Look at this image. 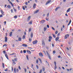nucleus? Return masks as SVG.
I'll return each mask as SVG.
<instances>
[{"label":"nucleus","instance_id":"1","mask_svg":"<svg viewBox=\"0 0 73 73\" xmlns=\"http://www.w3.org/2000/svg\"><path fill=\"white\" fill-rule=\"evenodd\" d=\"M12 61H13V64H14L15 65V64H16V62H15H15H16V61H17V58H14V60L12 59Z\"/></svg>","mask_w":73,"mask_h":73},{"label":"nucleus","instance_id":"2","mask_svg":"<svg viewBox=\"0 0 73 73\" xmlns=\"http://www.w3.org/2000/svg\"><path fill=\"white\" fill-rule=\"evenodd\" d=\"M69 34H67L66 35L64 36V38L65 39H66L68 37H69Z\"/></svg>","mask_w":73,"mask_h":73},{"label":"nucleus","instance_id":"3","mask_svg":"<svg viewBox=\"0 0 73 73\" xmlns=\"http://www.w3.org/2000/svg\"><path fill=\"white\" fill-rule=\"evenodd\" d=\"M50 2H51V0H48L47 2L46 3V5L48 4H49V3H50Z\"/></svg>","mask_w":73,"mask_h":73},{"label":"nucleus","instance_id":"4","mask_svg":"<svg viewBox=\"0 0 73 73\" xmlns=\"http://www.w3.org/2000/svg\"><path fill=\"white\" fill-rule=\"evenodd\" d=\"M42 44L43 46H45V42L44 41H42Z\"/></svg>","mask_w":73,"mask_h":73},{"label":"nucleus","instance_id":"5","mask_svg":"<svg viewBox=\"0 0 73 73\" xmlns=\"http://www.w3.org/2000/svg\"><path fill=\"white\" fill-rule=\"evenodd\" d=\"M33 44H36L37 43V40H35V41H34L33 42Z\"/></svg>","mask_w":73,"mask_h":73},{"label":"nucleus","instance_id":"6","mask_svg":"<svg viewBox=\"0 0 73 73\" xmlns=\"http://www.w3.org/2000/svg\"><path fill=\"white\" fill-rule=\"evenodd\" d=\"M39 55L40 56V57H42L43 56V54H42V52L39 53Z\"/></svg>","mask_w":73,"mask_h":73},{"label":"nucleus","instance_id":"7","mask_svg":"<svg viewBox=\"0 0 73 73\" xmlns=\"http://www.w3.org/2000/svg\"><path fill=\"white\" fill-rule=\"evenodd\" d=\"M26 52H27V53H29V54H31V52L28 50H27Z\"/></svg>","mask_w":73,"mask_h":73},{"label":"nucleus","instance_id":"8","mask_svg":"<svg viewBox=\"0 0 73 73\" xmlns=\"http://www.w3.org/2000/svg\"><path fill=\"white\" fill-rule=\"evenodd\" d=\"M31 19V16H29L27 19V21H29V20H30V19Z\"/></svg>","mask_w":73,"mask_h":73},{"label":"nucleus","instance_id":"9","mask_svg":"<svg viewBox=\"0 0 73 73\" xmlns=\"http://www.w3.org/2000/svg\"><path fill=\"white\" fill-rule=\"evenodd\" d=\"M45 22V20H42L41 21L40 23H41L44 24Z\"/></svg>","mask_w":73,"mask_h":73},{"label":"nucleus","instance_id":"10","mask_svg":"<svg viewBox=\"0 0 73 73\" xmlns=\"http://www.w3.org/2000/svg\"><path fill=\"white\" fill-rule=\"evenodd\" d=\"M22 46H24V47H27L28 46L27 45L25 44H23L22 45Z\"/></svg>","mask_w":73,"mask_h":73},{"label":"nucleus","instance_id":"11","mask_svg":"<svg viewBox=\"0 0 73 73\" xmlns=\"http://www.w3.org/2000/svg\"><path fill=\"white\" fill-rule=\"evenodd\" d=\"M1 13L3 15H4V12L2 10H1Z\"/></svg>","mask_w":73,"mask_h":73},{"label":"nucleus","instance_id":"12","mask_svg":"<svg viewBox=\"0 0 73 73\" xmlns=\"http://www.w3.org/2000/svg\"><path fill=\"white\" fill-rule=\"evenodd\" d=\"M29 24H30V25H32V21L31 20L29 23Z\"/></svg>","mask_w":73,"mask_h":73},{"label":"nucleus","instance_id":"13","mask_svg":"<svg viewBox=\"0 0 73 73\" xmlns=\"http://www.w3.org/2000/svg\"><path fill=\"white\" fill-rule=\"evenodd\" d=\"M36 3H34L33 5V8L34 9H35V8H36Z\"/></svg>","mask_w":73,"mask_h":73},{"label":"nucleus","instance_id":"14","mask_svg":"<svg viewBox=\"0 0 73 73\" xmlns=\"http://www.w3.org/2000/svg\"><path fill=\"white\" fill-rule=\"evenodd\" d=\"M70 8H69L66 11V13H68L70 11Z\"/></svg>","mask_w":73,"mask_h":73},{"label":"nucleus","instance_id":"15","mask_svg":"<svg viewBox=\"0 0 73 73\" xmlns=\"http://www.w3.org/2000/svg\"><path fill=\"white\" fill-rule=\"evenodd\" d=\"M39 11V10H37L36 11H35L34 12V14H35V13H38Z\"/></svg>","mask_w":73,"mask_h":73},{"label":"nucleus","instance_id":"16","mask_svg":"<svg viewBox=\"0 0 73 73\" xmlns=\"http://www.w3.org/2000/svg\"><path fill=\"white\" fill-rule=\"evenodd\" d=\"M5 56L6 57L7 60H9V58H8V55L7 54H5Z\"/></svg>","mask_w":73,"mask_h":73},{"label":"nucleus","instance_id":"17","mask_svg":"<svg viewBox=\"0 0 73 73\" xmlns=\"http://www.w3.org/2000/svg\"><path fill=\"white\" fill-rule=\"evenodd\" d=\"M33 32H32L31 33V38H33Z\"/></svg>","mask_w":73,"mask_h":73},{"label":"nucleus","instance_id":"18","mask_svg":"<svg viewBox=\"0 0 73 73\" xmlns=\"http://www.w3.org/2000/svg\"><path fill=\"white\" fill-rule=\"evenodd\" d=\"M58 40H59V38L58 37H56L55 38L56 41V42L57 41H58Z\"/></svg>","mask_w":73,"mask_h":73},{"label":"nucleus","instance_id":"19","mask_svg":"<svg viewBox=\"0 0 73 73\" xmlns=\"http://www.w3.org/2000/svg\"><path fill=\"white\" fill-rule=\"evenodd\" d=\"M5 42H7V40H8V38L7 37L5 38Z\"/></svg>","mask_w":73,"mask_h":73},{"label":"nucleus","instance_id":"20","mask_svg":"<svg viewBox=\"0 0 73 73\" xmlns=\"http://www.w3.org/2000/svg\"><path fill=\"white\" fill-rule=\"evenodd\" d=\"M18 40L19 41H21V38L20 37H19Z\"/></svg>","mask_w":73,"mask_h":73},{"label":"nucleus","instance_id":"21","mask_svg":"<svg viewBox=\"0 0 73 73\" xmlns=\"http://www.w3.org/2000/svg\"><path fill=\"white\" fill-rule=\"evenodd\" d=\"M46 29H47V28H46V27H44V32H45L46 31Z\"/></svg>","mask_w":73,"mask_h":73},{"label":"nucleus","instance_id":"22","mask_svg":"<svg viewBox=\"0 0 73 73\" xmlns=\"http://www.w3.org/2000/svg\"><path fill=\"white\" fill-rule=\"evenodd\" d=\"M38 60H39L41 64H42V61H41V59H40V58H38Z\"/></svg>","mask_w":73,"mask_h":73},{"label":"nucleus","instance_id":"23","mask_svg":"<svg viewBox=\"0 0 73 73\" xmlns=\"http://www.w3.org/2000/svg\"><path fill=\"white\" fill-rule=\"evenodd\" d=\"M12 36V32H11L10 33V36Z\"/></svg>","mask_w":73,"mask_h":73},{"label":"nucleus","instance_id":"24","mask_svg":"<svg viewBox=\"0 0 73 73\" xmlns=\"http://www.w3.org/2000/svg\"><path fill=\"white\" fill-rule=\"evenodd\" d=\"M14 73H16V68H15L14 69Z\"/></svg>","mask_w":73,"mask_h":73},{"label":"nucleus","instance_id":"25","mask_svg":"<svg viewBox=\"0 0 73 73\" xmlns=\"http://www.w3.org/2000/svg\"><path fill=\"white\" fill-rule=\"evenodd\" d=\"M70 23H71V20H70V22H69V23H68V26H69V25H70Z\"/></svg>","mask_w":73,"mask_h":73},{"label":"nucleus","instance_id":"26","mask_svg":"<svg viewBox=\"0 0 73 73\" xmlns=\"http://www.w3.org/2000/svg\"><path fill=\"white\" fill-rule=\"evenodd\" d=\"M42 69H40L39 73H42Z\"/></svg>","mask_w":73,"mask_h":73},{"label":"nucleus","instance_id":"27","mask_svg":"<svg viewBox=\"0 0 73 73\" xmlns=\"http://www.w3.org/2000/svg\"><path fill=\"white\" fill-rule=\"evenodd\" d=\"M7 7L9 8H11V6L10 5H7Z\"/></svg>","mask_w":73,"mask_h":73},{"label":"nucleus","instance_id":"28","mask_svg":"<svg viewBox=\"0 0 73 73\" xmlns=\"http://www.w3.org/2000/svg\"><path fill=\"white\" fill-rule=\"evenodd\" d=\"M47 56H48L49 58L50 59V60H51V57L50 56V55H49Z\"/></svg>","mask_w":73,"mask_h":73},{"label":"nucleus","instance_id":"29","mask_svg":"<svg viewBox=\"0 0 73 73\" xmlns=\"http://www.w3.org/2000/svg\"><path fill=\"white\" fill-rule=\"evenodd\" d=\"M46 52L47 54V56H49V53H48V51H46Z\"/></svg>","mask_w":73,"mask_h":73},{"label":"nucleus","instance_id":"30","mask_svg":"<svg viewBox=\"0 0 73 73\" xmlns=\"http://www.w3.org/2000/svg\"><path fill=\"white\" fill-rule=\"evenodd\" d=\"M42 69L43 71L44 72V71H45V67H43L42 68Z\"/></svg>","mask_w":73,"mask_h":73},{"label":"nucleus","instance_id":"31","mask_svg":"<svg viewBox=\"0 0 73 73\" xmlns=\"http://www.w3.org/2000/svg\"><path fill=\"white\" fill-rule=\"evenodd\" d=\"M25 38V35H23V36L22 38L23 39H24Z\"/></svg>","mask_w":73,"mask_h":73},{"label":"nucleus","instance_id":"32","mask_svg":"<svg viewBox=\"0 0 73 73\" xmlns=\"http://www.w3.org/2000/svg\"><path fill=\"white\" fill-rule=\"evenodd\" d=\"M2 66H3V68H4V66H5V65H4V63H2Z\"/></svg>","mask_w":73,"mask_h":73},{"label":"nucleus","instance_id":"33","mask_svg":"<svg viewBox=\"0 0 73 73\" xmlns=\"http://www.w3.org/2000/svg\"><path fill=\"white\" fill-rule=\"evenodd\" d=\"M26 57H27V60H29V58H28V55H26Z\"/></svg>","mask_w":73,"mask_h":73},{"label":"nucleus","instance_id":"34","mask_svg":"<svg viewBox=\"0 0 73 73\" xmlns=\"http://www.w3.org/2000/svg\"><path fill=\"white\" fill-rule=\"evenodd\" d=\"M58 8H59V7H57L56 9H55V11H57V10H58Z\"/></svg>","mask_w":73,"mask_h":73},{"label":"nucleus","instance_id":"35","mask_svg":"<svg viewBox=\"0 0 73 73\" xmlns=\"http://www.w3.org/2000/svg\"><path fill=\"white\" fill-rule=\"evenodd\" d=\"M52 35L53 36L54 38H56V36H55L54 35L52 34Z\"/></svg>","mask_w":73,"mask_h":73},{"label":"nucleus","instance_id":"36","mask_svg":"<svg viewBox=\"0 0 73 73\" xmlns=\"http://www.w3.org/2000/svg\"><path fill=\"white\" fill-rule=\"evenodd\" d=\"M36 69H38V66L37 65H36Z\"/></svg>","mask_w":73,"mask_h":73},{"label":"nucleus","instance_id":"37","mask_svg":"<svg viewBox=\"0 0 73 73\" xmlns=\"http://www.w3.org/2000/svg\"><path fill=\"white\" fill-rule=\"evenodd\" d=\"M18 68L19 70H21V67H20V66H18Z\"/></svg>","mask_w":73,"mask_h":73},{"label":"nucleus","instance_id":"38","mask_svg":"<svg viewBox=\"0 0 73 73\" xmlns=\"http://www.w3.org/2000/svg\"><path fill=\"white\" fill-rule=\"evenodd\" d=\"M49 39H52V36H49Z\"/></svg>","mask_w":73,"mask_h":73},{"label":"nucleus","instance_id":"39","mask_svg":"<svg viewBox=\"0 0 73 73\" xmlns=\"http://www.w3.org/2000/svg\"><path fill=\"white\" fill-rule=\"evenodd\" d=\"M24 70L25 73H26V72H27V69H26V68H25Z\"/></svg>","mask_w":73,"mask_h":73},{"label":"nucleus","instance_id":"40","mask_svg":"<svg viewBox=\"0 0 73 73\" xmlns=\"http://www.w3.org/2000/svg\"><path fill=\"white\" fill-rule=\"evenodd\" d=\"M11 12L12 13H13V9H12L11 10Z\"/></svg>","mask_w":73,"mask_h":73},{"label":"nucleus","instance_id":"41","mask_svg":"<svg viewBox=\"0 0 73 73\" xmlns=\"http://www.w3.org/2000/svg\"><path fill=\"white\" fill-rule=\"evenodd\" d=\"M57 68V66H54V69L55 70Z\"/></svg>","mask_w":73,"mask_h":73},{"label":"nucleus","instance_id":"42","mask_svg":"<svg viewBox=\"0 0 73 73\" xmlns=\"http://www.w3.org/2000/svg\"><path fill=\"white\" fill-rule=\"evenodd\" d=\"M38 60H36V63H37V64H38Z\"/></svg>","mask_w":73,"mask_h":73},{"label":"nucleus","instance_id":"43","mask_svg":"<svg viewBox=\"0 0 73 73\" xmlns=\"http://www.w3.org/2000/svg\"><path fill=\"white\" fill-rule=\"evenodd\" d=\"M29 41H30V42L32 41V39H31V38H29Z\"/></svg>","mask_w":73,"mask_h":73},{"label":"nucleus","instance_id":"44","mask_svg":"<svg viewBox=\"0 0 73 73\" xmlns=\"http://www.w3.org/2000/svg\"><path fill=\"white\" fill-rule=\"evenodd\" d=\"M54 63L55 64V66H56V62H54Z\"/></svg>","mask_w":73,"mask_h":73},{"label":"nucleus","instance_id":"45","mask_svg":"<svg viewBox=\"0 0 73 73\" xmlns=\"http://www.w3.org/2000/svg\"><path fill=\"white\" fill-rule=\"evenodd\" d=\"M29 32H31V28H30L29 30Z\"/></svg>","mask_w":73,"mask_h":73},{"label":"nucleus","instance_id":"46","mask_svg":"<svg viewBox=\"0 0 73 73\" xmlns=\"http://www.w3.org/2000/svg\"><path fill=\"white\" fill-rule=\"evenodd\" d=\"M23 53H26V50H23Z\"/></svg>","mask_w":73,"mask_h":73},{"label":"nucleus","instance_id":"47","mask_svg":"<svg viewBox=\"0 0 73 73\" xmlns=\"http://www.w3.org/2000/svg\"><path fill=\"white\" fill-rule=\"evenodd\" d=\"M0 17H3V15H0Z\"/></svg>","mask_w":73,"mask_h":73},{"label":"nucleus","instance_id":"48","mask_svg":"<svg viewBox=\"0 0 73 73\" xmlns=\"http://www.w3.org/2000/svg\"><path fill=\"white\" fill-rule=\"evenodd\" d=\"M17 16L16 15L14 17V18H15V19H17Z\"/></svg>","mask_w":73,"mask_h":73},{"label":"nucleus","instance_id":"49","mask_svg":"<svg viewBox=\"0 0 73 73\" xmlns=\"http://www.w3.org/2000/svg\"><path fill=\"white\" fill-rule=\"evenodd\" d=\"M49 13H48V14L47 15V17H48V16H49Z\"/></svg>","mask_w":73,"mask_h":73},{"label":"nucleus","instance_id":"50","mask_svg":"<svg viewBox=\"0 0 73 73\" xmlns=\"http://www.w3.org/2000/svg\"><path fill=\"white\" fill-rule=\"evenodd\" d=\"M31 66H32V68H33V64H31Z\"/></svg>","mask_w":73,"mask_h":73},{"label":"nucleus","instance_id":"51","mask_svg":"<svg viewBox=\"0 0 73 73\" xmlns=\"http://www.w3.org/2000/svg\"><path fill=\"white\" fill-rule=\"evenodd\" d=\"M5 72H7L8 71V69L7 68H6L5 70Z\"/></svg>","mask_w":73,"mask_h":73},{"label":"nucleus","instance_id":"52","mask_svg":"<svg viewBox=\"0 0 73 73\" xmlns=\"http://www.w3.org/2000/svg\"><path fill=\"white\" fill-rule=\"evenodd\" d=\"M48 41H49V42H51V39H49L48 40Z\"/></svg>","mask_w":73,"mask_h":73},{"label":"nucleus","instance_id":"53","mask_svg":"<svg viewBox=\"0 0 73 73\" xmlns=\"http://www.w3.org/2000/svg\"><path fill=\"white\" fill-rule=\"evenodd\" d=\"M15 54V53H13V54H10V56H12V55H13V54Z\"/></svg>","mask_w":73,"mask_h":73},{"label":"nucleus","instance_id":"54","mask_svg":"<svg viewBox=\"0 0 73 73\" xmlns=\"http://www.w3.org/2000/svg\"><path fill=\"white\" fill-rule=\"evenodd\" d=\"M52 29L54 31L55 30V29H54V28H53L52 27Z\"/></svg>","mask_w":73,"mask_h":73},{"label":"nucleus","instance_id":"55","mask_svg":"<svg viewBox=\"0 0 73 73\" xmlns=\"http://www.w3.org/2000/svg\"><path fill=\"white\" fill-rule=\"evenodd\" d=\"M47 28H49V25H47Z\"/></svg>","mask_w":73,"mask_h":73},{"label":"nucleus","instance_id":"56","mask_svg":"<svg viewBox=\"0 0 73 73\" xmlns=\"http://www.w3.org/2000/svg\"><path fill=\"white\" fill-rule=\"evenodd\" d=\"M3 52V53L5 54V50H4Z\"/></svg>","mask_w":73,"mask_h":73},{"label":"nucleus","instance_id":"57","mask_svg":"<svg viewBox=\"0 0 73 73\" xmlns=\"http://www.w3.org/2000/svg\"><path fill=\"white\" fill-rule=\"evenodd\" d=\"M13 9H14V11L15 12H16V9L14 8V7L13 8Z\"/></svg>","mask_w":73,"mask_h":73},{"label":"nucleus","instance_id":"58","mask_svg":"<svg viewBox=\"0 0 73 73\" xmlns=\"http://www.w3.org/2000/svg\"><path fill=\"white\" fill-rule=\"evenodd\" d=\"M16 71L17 72H19V70L18 69H17Z\"/></svg>","mask_w":73,"mask_h":73},{"label":"nucleus","instance_id":"59","mask_svg":"<svg viewBox=\"0 0 73 73\" xmlns=\"http://www.w3.org/2000/svg\"><path fill=\"white\" fill-rule=\"evenodd\" d=\"M53 53L54 54H55V53H56V51H54L53 52Z\"/></svg>","mask_w":73,"mask_h":73},{"label":"nucleus","instance_id":"60","mask_svg":"<svg viewBox=\"0 0 73 73\" xmlns=\"http://www.w3.org/2000/svg\"><path fill=\"white\" fill-rule=\"evenodd\" d=\"M23 10H25V8L23 6Z\"/></svg>","mask_w":73,"mask_h":73},{"label":"nucleus","instance_id":"61","mask_svg":"<svg viewBox=\"0 0 73 73\" xmlns=\"http://www.w3.org/2000/svg\"><path fill=\"white\" fill-rule=\"evenodd\" d=\"M18 9L19 10H20V7L19 6H18Z\"/></svg>","mask_w":73,"mask_h":73},{"label":"nucleus","instance_id":"62","mask_svg":"<svg viewBox=\"0 0 73 73\" xmlns=\"http://www.w3.org/2000/svg\"><path fill=\"white\" fill-rule=\"evenodd\" d=\"M52 47H54V45L53 44H52Z\"/></svg>","mask_w":73,"mask_h":73},{"label":"nucleus","instance_id":"63","mask_svg":"<svg viewBox=\"0 0 73 73\" xmlns=\"http://www.w3.org/2000/svg\"><path fill=\"white\" fill-rule=\"evenodd\" d=\"M57 33H58V32H57V31H56L55 32V34H57Z\"/></svg>","mask_w":73,"mask_h":73},{"label":"nucleus","instance_id":"64","mask_svg":"<svg viewBox=\"0 0 73 73\" xmlns=\"http://www.w3.org/2000/svg\"><path fill=\"white\" fill-rule=\"evenodd\" d=\"M62 29H63V28H62V27H61V32L62 31Z\"/></svg>","mask_w":73,"mask_h":73}]
</instances>
